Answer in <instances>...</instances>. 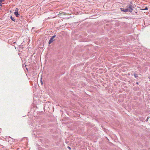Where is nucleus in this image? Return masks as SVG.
Returning a JSON list of instances; mask_svg holds the SVG:
<instances>
[{
  "instance_id": "obj_8",
  "label": "nucleus",
  "mask_w": 150,
  "mask_h": 150,
  "mask_svg": "<svg viewBox=\"0 0 150 150\" xmlns=\"http://www.w3.org/2000/svg\"><path fill=\"white\" fill-rule=\"evenodd\" d=\"M3 1H4V0H0V2H1Z\"/></svg>"
},
{
  "instance_id": "obj_1",
  "label": "nucleus",
  "mask_w": 150,
  "mask_h": 150,
  "mask_svg": "<svg viewBox=\"0 0 150 150\" xmlns=\"http://www.w3.org/2000/svg\"><path fill=\"white\" fill-rule=\"evenodd\" d=\"M127 7L128 8L129 11L130 12H132L133 10V8L134 7V6L130 4H129L127 5Z\"/></svg>"
},
{
  "instance_id": "obj_9",
  "label": "nucleus",
  "mask_w": 150,
  "mask_h": 150,
  "mask_svg": "<svg viewBox=\"0 0 150 150\" xmlns=\"http://www.w3.org/2000/svg\"><path fill=\"white\" fill-rule=\"evenodd\" d=\"M41 83L42 84H43V83H42V81L41 80Z\"/></svg>"
},
{
  "instance_id": "obj_11",
  "label": "nucleus",
  "mask_w": 150,
  "mask_h": 150,
  "mask_svg": "<svg viewBox=\"0 0 150 150\" xmlns=\"http://www.w3.org/2000/svg\"><path fill=\"white\" fill-rule=\"evenodd\" d=\"M137 84H138V82H137Z\"/></svg>"
},
{
  "instance_id": "obj_3",
  "label": "nucleus",
  "mask_w": 150,
  "mask_h": 150,
  "mask_svg": "<svg viewBox=\"0 0 150 150\" xmlns=\"http://www.w3.org/2000/svg\"><path fill=\"white\" fill-rule=\"evenodd\" d=\"M18 9L16 8V11L14 13V14L16 15V17H18L20 15V14L18 12Z\"/></svg>"
},
{
  "instance_id": "obj_5",
  "label": "nucleus",
  "mask_w": 150,
  "mask_h": 150,
  "mask_svg": "<svg viewBox=\"0 0 150 150\" xmlns=\"http://www.w3.org/2000/svg\"><path fill=\"white\" fill-rule=\"evenodd\" d=\"M10 18L13 21H15V20L14 18V17H13L12 16H11Z\"/></svg>"
},
{
  "instance_id": "obj_6",
  "label": "nucleus",
  "mask_w": 150,
  "mask_h": 150,
  "mask_svg": "<svg viewBox=\"0 0 150 150\" xmlns=\"http://www.w3.org/2000/svg\"><path fill=\"white\" fill-rule=\"evenodd\" d=\"M148 9V8L147 7H146L144 9H141V10H147Z\"/></svg>"
},
{
  "instance_id": "obj_7",
  "label": "nucleus",
  "mask_w": 150,
  "mask_h": 150,
  "mask_svg": "<svg viewBox=\"0 0 150 150\" xmlns=\"http://www.w3.org/2000/svg\"><path fill=\"white\" fill-rule=\"evenodd\" d=\"M134 76L136 78H137L138 76V74H134Z\"/></svg>"
},
{
  "instance_id": "obj_2",
  "label": "nucleus",
  "mask_w": 150,
  "mask_h": 150,
  "mask_svg": "<svg viewBox=\"0 0 150 150\" xmlns=\"http://www.w3.org/2000/svg\"><path fill=\"white\" fill-rule=\"evenodd\" d=\"M56 37V35H54L50 39L49 42V44H50L54 40V38H55Z\"/></svg>"
},
{
  "instance_id": "obj_10",
  "label": "nucleus",
  "mask_w": 150,
  "mask_h": 150,
  "mask_svg": "<svg viewBox=\"0 0 150 150\" xmlns=\"http://www.w3.org/2000/svg\"><path fill=\"white\" fill-rule=\"evenodd\" d=\"M68 148H69L70 149H71V148H70V147H69V146H68Z\"/></svg>"
},
{
  "instance_id": "obj_4",
  "label": "nucleus",
  "mask_w": 150,
  "mask_h": 150,
  "mask_svg": "<svg viewBox=\"0 0 150 150\" xmlns=\"http://www.w3.org/2000/svg\"><path fill=\"white\" fill-rule=\"evenodd\" d=\"M121 9L122 11H124V12H128L129 11L128 8H125L124 9H124H123L122 8H121Z\"/></svg>"
}]
</instances>
